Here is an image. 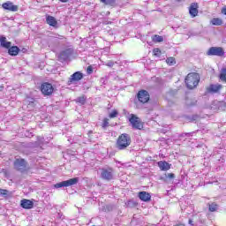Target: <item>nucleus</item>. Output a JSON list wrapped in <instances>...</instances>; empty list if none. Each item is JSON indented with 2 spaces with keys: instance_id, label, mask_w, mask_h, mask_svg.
I'll list each match as a JSON object with an SVG mask.
<instances>
[{
  "instance_id": "nucleus-3",
  "label": "nucleus",
  "mask_w": 226,
  "mask_h": 226,
  "mask_svg": "<svg viewBox=\"0 0 226 226\" xmlns=\"http://www.w3.org/2000/svg\"><path fill=\"white\" fill-rule=\"evenodd\" d=\"M79 183V177L71 178L69 180L62 181L54 185V188H66L68 186H73Z\"/></svg>"
},
{
  "instance_id": "nucleus-29",
  "label": "nucleus",
  "mask_w": 226,
  "mask_h": 226,
  "mask_svg": "<svg viewBox=\"0 0 226 226\" xmlns=\"http://www.w3.org/2000/svg\"><path fill=\"white\" fill-rule=\"evenodd\" d=\"M153 52H154V56H159L162 54V51L160 50V49H154Z\"/></svg>"
},
{
  "instance_id": "nucleus-30",
  "label": "nucleus",
  "mask_w": 226,
  "mask_h": 226,
  "mask_svg": "<svg viewBox=\"0 0 226 226\" xmlns=\"http://www.w3.org/2000/svg\"><path fill=\"white\" fill-rule=\"evenodd\" d=\"M109 126V120L108 118H104L102 122V128H107Z\"/></svg>"
},
{
  "instance_id": "nucleus-18",
  "label": "nucleus",
  "mask_w": 226,
  "mask_h": 226,
  "mask_svg": "<svg viewBox=\"0 0 226 226\" xmlns=\"http://www.w3.org/2000/svg\"><path fill=\"white\" fill-rule=\"evenodd\" d=\"M159 169H161V170H169L170 169V164H169V162H165V161H160L157 163Z\"/></svg>"
},
{
  "instance_id": "nucleus-16",
  "label": "nucleus",
  "mask_w": 226,
  "mask_h": 226,
  "mask_svg": "<svg viewBox=\"0 0 226 226\" xmlns=\"http://www.w3.org/2000/svg\"><path fill=\"white\" fill-rule=\"evenodd\" d=\"M46 22L47 24H49V26H51L52 27H56L57 26V20L53 16H47Z\"/></svg>"
},
{
  "instance_id": "nucleus-19",
  "label": "nucleus",
  "mask_w": 226,
  "mask_h": 226,
  "mask_svg": "<svg viewBox=\"0 0 226 226\" xmlns=\"http://www.w3.org/2000/svg\"><path fill=\"white\" fill-rule=\"evenodd\" d=\"M222 89V85L220 84H215V85H210L209 87L207 88L208 93H218Z\"/></svg>"
},
{
  "instance_id": "nucleus-23",
  "label": "nucleus",
  "mask_w": 226,
  "mask_h": 226,
  "mask_svg": "<svg viewBox=\"0 0 226 226\" xmlns=\"http://www.w3.org/2000/svg\"><path fill=\"white\" fill-rule=\"evenodd\" d=\"M153 41H154L155 43H162V41H163V37L160 36V35H154L152 38Z\"/></svg>"
},
{
  "instance_id": "nucleus-22",
  "label": "nucleus",
  "mask_w": 226,
  "mask_h": 226,
  "mask_svg": "<svg viewBox=\"0 0 226 226\" xmlns=\"http://www.w3.org/2000/svg\"><path fill=\"white\" fill-rule=\"evenodd\" d=\"M220 79H221L222 82H226V68L222 69L221 74H220Z\"/></svg>"
},
{
  "instance_id": "nucleus-10",
  "label": "nucleus",
  "mask_w": 226,
  "mask_h": 226,
  "mask_svg": "<svg viewBox=\"0 0 226 226\" xmlns=\"http://www.w3.org/2000/svg\"><path fill=\"white\" fill-rule=\"evenodd\" d=\"M101 177L102 179H105L106 181H110L112 179L113 175H112V169H102L101 172Z\"/></svg>"
},
{
  "instance_id": "nucleus-39",
  "label": "nucleus",
  "mask_w": 226,
  "mask_h": 226,
  "mask_svg": "<svg viewBox=\"0 0 226 226\" xmlns=\"http://www.w3.org/2000/svg\"><path fill=\"white\" fill-rule=\"evenodd\" d=\"M39 142L41 144L43 142V138H41V139H39Z\"/></svg>"
},
{
  "instance_id": "nucleus-33",
  "label": "nucleus",
  "mask_w": 226,
  "mask_h": 226,
  "mask_svg": "<svg viewBox=\"0 0 226 226\" xmlns=\"http://www.w3.org/2000/svg\"><path fill=\"white\" fill-rule=\"evenodd\" d=\"M167 177H169V179H174V177H176V175H174V173H170L168 174Z\"/></svg>"
},
{
  "instance_id": "nucleus-38",
  "label": "nucleus",
  "mask_w": 226,
  "mask_h": 226,
  "mask_svg": "<svg viewBox=\"0 0 226 226\" xmlns=\"http://www.w3.org/2000/svg\"><path fill=\"white\" fill-rule=\"evenodd\" d=\"M61 3H68V0H60Z\"/></svg>"
},
{
  "instance_id": "nucleus-25",
  "label": "nucleus",
  "mask_w": 226,
  "mask_h": 226,
  "mask_svg": "<svg viewBox=\"0 0 226 226\" xmlns=\"http://www.w3.org/2000/svg\"><path fill=\"white\" fill-rule=\"evenodd\" d=\"M86 100H87L86 96H85V95H82V96H80V97H78V98L76 99V102H77L78 103H81V105H84V103H86Z\"/></svg>"
},
{
  "instance_id": "nucleus-17",
  "label": "nucleus",
  "mask_w": 226,
  "mask_h": 226,
  "mask_svg": "<svg viewBox=\"0 0 226 226\" xmlns=\"http://www.w3.org/2000/svg\"><path fill=\"white\" fill-rule=\"evenodd\" d=\"M0 45L4 49H10V47H11V41H6V37L2 36V37H0Z\"/></svg>"
},
{
  "instance_id": "nucleus-8",
  "label": "nucleus",
  "mask_w": 226,
  "mask_h": 226,
  "mask_svg": "<svg viewBox=\"0 0 226 226\" xmlns=\"http://www.w3.org/2000/svg\"><path fill=\"white\" fill-rule=\"evenodd\" d=\"M26 162L24 159H16L14 162V168L16 170H19V172H24L26 170Z\"/></svg>"
},
{
  "instance_id": "nucleus-14",
  "label": "nucleus",
  "mask_w": 226,
  "mask_h": 226,
  "mask_svg": "<svg viewBox=\"0 0 226 226\" xmlns=\"http://www.w3.org/2000/svg\"><path fill=\"white\" fill-rule=\"evenodd\" d=\"M20 205L23 209H33L34 203L31 200H22Z\"/></svg>"
},
{
  "instance_id": "nucleus-31",
  "label": "nucleus",
  "mask_w": 226,
  "mask_h": 226,
  "mask_svg": "<svg viewBox=\"0 0 226 226\" xmlns=\"http://www.w3.org/2000/svg\"><path fill=\"white\" fill-rule=\"evenodd\" d=\"M0 195H8V190L0 189Z\"/></svg>"
},
{
  "instance_id": "nucleus-2",
  "label": "nucleus",
  "mask_w": 226,
  "mask_h": 226,
  "mask_svg": "<svg viewBox=\"0 0 226 226\" xmlns=\"http://www.w3.org/2000/svg\"><path fill=\"white\" fill-rule=\"evenodd\" d=\"M132 144V138L129 134L123 133L118 137L117 141V148L120 150L126 149Z\"/></svg>"
},
{
  "instance_id": "nucleus-6",
  "label": "nucleus",
  "mask_w": 226,
  "mask_h": 226,
  "mask_svg": "<svg viewBox=\"0 0 226 226\" xmlns=\"http://www.w3.org/2000/svg\"><path fill=\"white\" fill-rule=\"evenodd\" d=\"M207 54V56H218L222 57V56L225 55V51H223V48L222 47H211Z\"/></svg>"
},
{
  "instance_id": "nucleus-34",
  "label": "nucleus",
  "mask_w": 226,
  "mask_h": 226,
  "mask_svg": "<svg viewBox=\"0 0 226 226\" xmlns=\"http://www.w3.org/2000/svg\"><path fill=\"white\" fill-rule=\"evenodd\" d=\"M87 73H89V74L93 73V67L92 66L87 67Z\"/></svg>"
},
{
  "instance_id": "nucleus-32",
  "label": "nucleus",
  "mask_w": 226,
  "mask_h": 226,
  "mask_svg": "<svg viewBox=\"0 0 226 226\" xmlns=\"http://www.w3.org/2000/svg\"><path fill=\"white\" fill-rule=\"evenodd\" d=\"M106 66H109V68H112V66H114V62L109 61V62L106 64Z\"/></svg>"
},
{
  "instance_id": "nucleus-36",
  "label": "nucleus",
  "mask_w": 226,
  "mask_h": 226,
  "mask_svg": "<svg viewBox=\"0 0 226 226\" xmlns=\"http://www.w3.org/2000/svg\"><path fill=\"white\" fill-rule=\"evenodd\" d=\"M222 13H223V15H226V7L222 8Z\"/></svg>"
},
{
  "instance_id": "nucleus-27",
  "label": "nucleus",
  "mask_w": 226,
  "mask_h": 226,
  "mask_svg": "<svg viewBox=\"0 0 226 226\" xmlns=\"http://www.w3.org/2000/svg\"><path fill=\"white\" fill-rule=\"evenodd\" d=\"M117 114H118V112H117V110H113L111 113H109V117H110V119H114V117H117Z\"/></svg>"
},
{
  "instance_id": "nucleus-7",
  "label": "nucleus",
  "mask_w": 226,
  "mask_h": 226,
  "mask_svg": "<svg viewBox=\"0 0 226 226\" xmlns=\"http://www.w3.org/2000/svg\"><path fill=\"white\" fill-rule=\"evenodd\" d=\"M137 98L140 103H147L149 102V92L147 90H139L137 94Z\"/></svg>"
},
{
  "instance_id": "nucleus-13",
  "label": "nucleus",
  "mask_w": 226,
  "mask_h": 226,
  "mask_svg": "<svg viewBox=\"0 0 226 226\" xmlns=\"http://www.w3.org/2000/svg\"><path fill=\"white\" fill-rule=\"evenodd\" d=\"M138 197L143 202H149L151 200V194L146 191L139 192Z\"/></svg>"
},
{
  "instance_id": "nucleus-9",
  "label": "nucleus",
  "mask_w": 226,
  "mask_h": 226,
  "mask_svg": "<svg viewBox=\"0 0 226 226\" xmlns=\"http://www.w3.org/2000/svg\"><path fill=\"white\" fill-rule=\"evenodd\" d=\"M2 8L4 10H7L8 11H19V6L13 4L11 2H6L2 4Z\"/></svg>"
},
{
  "instance_id": "nucleus-21",
  "label": "nucleus",
  "mask_w": 226,
  "mask_h": 226,
  "mask_svg": "<svg viewBox=\"0 0 226 226\" xmlns=\"http://www.w3.org/2000/svg\"><path fill=\"white\" fill-rule=\"evenodd\" d=\"M211 24H213V26H222V19H219V18H214V19L211 20Z\"/></svg>"
},
{
  "instance_id": "nucleus-24",
  "label": "nucleus",
  "mask_w": 226,
  "mask_h": 226,
  "mask_svg": "<svg viewBox=\"0 0 226 226\" xmlns=\"http://www.w3.org/2000/svg\"><path fill=\"white\" fill-rule=\"evenodd\" d=\"M166 63L170 66H174V64H176V59L174 57H169L166 59Z\"/></svg>"
},
{
  "instance_id": "nucleus-37",
  "label": "nucleus",
  "mask_w": 226,
  "mask_h": 226,
  "mask_svg": "<svg viewBox=\"0 0 226 226\" xmlns=\"http://www.w3.org/2000/svg\"><path fill=\"white\" fill-rule=\"evenodd\" d=\"M189 225H193V221L192 219L189 220Z\"/></svg>"
},
{
  "instance_id": "nucleus-35",
  "label": "nucleus",
  "mask_w": 226,
  "mask_h": 226,
  "mask_svg": "<svg viewBox=\"0 0 226 226\" xmlns=\"http://www.w3.org/2000/svg\"><path fill=\"white\" fill-rule=\"evenodd\" d=\"M197 119H199V116L197 115L192 116V121H197Z\"/></svg>"
},
{
  "instance_id": "nucleus-15",
  "label": "nucleus",
  "mask_w": 226,
  "mask_h": 226,
  "mask_svg": "<svg viewBox=\"0 0 226 226\" xmlns=\"http://www.w3.org/2000/svg\"><path fill=\"white\" fill-rule=\"evenodd\" d=\"M70 57V51L69 49L64 50L62 51L59 56H58V59L59 61H67V59Z\"/></svg>"
},
{
  "instance_id": "nucleus-26",
  "label": "nucleus",
  "mask_w": 226,
  "mask_h": 226,
  "mask_svg": "<svg viewBox=\"0 0 226 226\" xmlns=\"http://www.w3.org/2000/svg\"><path fill=\"white\" fill-rule=\"evenodd\" d=\"M216 209H218V205L215 203L209 205V211H211V213H214V211H216Z\"/></svg>"
},
{
  "instance_id": "nucleus-12",
  "label": "nucleus",
  "mask_w": 226,
  "mask_h": 226,
  "mask_svg": "<svg viewBox=\"0 0 226 226\" xmlns=\"http://www.w3.org/2000/svg\"><path fill=\"white\" fill-rule=\"evenodd\" d=\"M189 13L192 19L197 17L199 15V4L195 3L192 4L189 8Z\"/></svg>"
},
{
  "instance_id": "nucleus-5",
  "label": "nucleus",
  "mask_w": 226,
  "mask_h": 226,
  "mask_svg": "<svg viewBox=\"0 0 226 226\" xmlns=\"http://www.w3.org/2000/svg\"><path fill=\"white\" fill-rule=\"evenodd\" d=\"M41 91L44 96H50L54 93V87L50 83H42L41 86Z\"/></svg>"
},
{
  "instance_id": "nucleus-11",
  "label": "nucleus",
  "mask_w": 226,
  "mask_h": 226,
  "mask_svg": "<svg viewBox=\"0 0 226 226\" xmlns=\"http://www.w3.org/2000/svg\"><path fill=\"white\" fill-rule=\"evenodd\" d=\"M84 79V75L80 72H76L72 75H71V78L69 79V83L72 84V82H79V80H82Z\"/></svg>"
},
{
  "instance_id": "nucleus-1",
  "label": "nucleus",
  "mask_w": 226,
  "mask_h": 226,
  "mask_svg": "<svg viewBox=\"0 0 226 226\" xmlns=\"http://www.w3.org/2000/svg\"><path fill=\"white\" fill-rule=\"evenodd\" d=\"M200 82V76L197 72H191L185 78V84L188 89H195Z\"/></svg>"
},
{
  "instance_id": "nucleus-4",
  "label": "nucleus",
  "mask_w": 226,
  "mask_h": 226,
  "mask_svg": "<svg viewBox=\"0 0 226 226\" xmlns=\"http://www.w3.org/2000/svg\"><path fill=\"white\" fill-rule=\"evenodd\" d=\"M129 121H130L132 128H134L135 130H142V128H144V124H142V121H140V118H139L135 115H132Z\"/></svg>"
},
{
  "instance_id": "nucleus-20",
  "label": "nucleus",
  "mask_w": 226,
  "mask_h": 226,
  "mask_svg": "<svg viewBox=\"0 0 226 226\" xmlns=\"http://www.w3.org/2000/svg\"><path fill=\"white\" fill-rule=\"evenodd\" d=\"M8 49V53L10 56H19V52H20V49H19L17 46H12Z\"/></svg>"
},
{
  "instance_id": "nucleus-28",
  "label": "nucleus",
  "mask_w": 226,
  "mask_h": 226,
  "mask_svg": "<svg viewBox=\"0 0 226 226\" xmlns=\"http://www.w3.org/2000/svg\"><path fill=\"white\" fill-rule=\"evenodd\" d=\"M102 3H104V4H114L116 3V0H101Z\"/></svg>"
}]
</instances>
